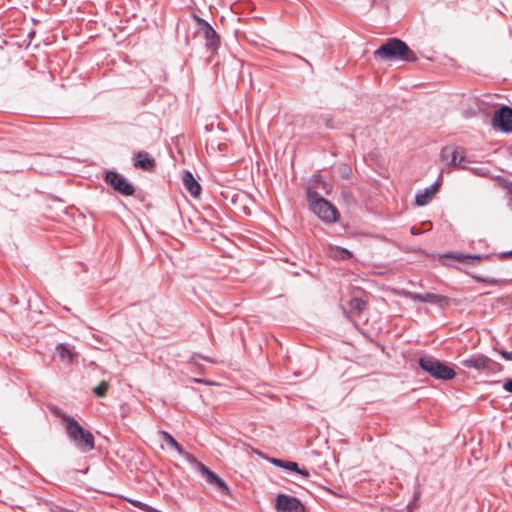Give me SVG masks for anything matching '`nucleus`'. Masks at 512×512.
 Instances as JSON below:
<instances>
[{"mask_svg":"<svg viewBox=\"0 0 512 512\" xmlns=\"http://www.w3.org/2000/svg\"><path fill=\"white\" fill-rule=\"evenodd\" d=\"M62 420L69 440L80 452L87 453L94 449V436L89 430L82 427L73 417L64 415Z\"/></svg>","mask_w":512,"mask_h":512,"instance_id":"1","label":"nucleus"},{"mask_svg":"<svg viewBox=\"0 0 512 512\" xmlns=\"http://www.w3.org/2000/svg\"><path fill=\"white\" fill-rule=\"evenodd\" d=\"M307 199L311 210L326 223H334L339 218V213L336 207L329 201L321 197L312 188L307 190Z\"/></svg>","mask_w":512,"mask_h":512,"instance_id":"2","label":"nucleus"},{"mask_svg":"<svg viewBox=\"0 0 512 512\" xmlns=\"http://www.w3.org/2000/svg\"><path fill=\"white\" fill-rule=\"evenodd\" d=\"M412 54L406 43L396 38L389 39L374 52L375 57L387 60H411Z\"/></svg>","mask_w":512,"mask_h":512,"instance_id":"3","label":"nucleus"},{"mask_svg":"<svg viewBox=\"0 0 512 512\" xmlns=\"http://www.w3.org/2000/svg\"><path fill=\"white\" fill-rule=\"evenodd\" d=\"M419 365L425 372L437 380H451L456 375L453 368L430 356L420 358Z\"/></svg>","mask_w":512,"mask_h":512,"instance_id":"4","label":"nucleus"},{"mask_svg":"<svg viewBox=\"0 0 512 512\" xmlns=\"http://www.w3.org/2000/svg\"><path fill=\"white\" fill-rule=\"evenodd\" d=\"M460 364L465 368L475 369L487 375L496 374L502 370L501 364L483 354H473L468 358L462 359Z\"/></svg>","mask_w":512,"mask_h":512,"instance_id":"5","label":"nucleus"},{"mask_svg":"<svg viewBox=\"0 0 512 512\" xmlns=\"http://www.w3.org/2000/svg\"><path fill=\"white\" fill-rule=\"evenodd\" d=\"M105 182L122 195L131 196L135 192L134 186L123 175L117 172L108 171L105 174Z\"/></svg>","mask_w":512,"mask_h":512,"instance_id":"6","label":"nucleus"},{"mask_svg":"<svg viewBox=\"0 0 512 512\" xmlns=\"http://www.w3.org/2000/svg\"><path fill=\"white\" fill-rule=\"evenodd\" d=\"M277 512H305L303 504L295 497L279 494L276 499Z\"/></svg>","mask_w":512,"mask_h":512,"instance_id":"7","label":"nucleus"},{"mask_svg":"<svg viewBox=\"0 0 512 512\" xmlns=\"http://www.w3.org/2000/svg\"><path fill=\"white\" fill-rule=\"evenodd\" d=\"M195 20L200 25L201 32L206 41V47L211 51L215 52L219 47V36L213 29V27L202 18L195 16Z\"/></svg>","mask_w":512,"mask_h":512,"instance_id":"8","label":"nucleus"},{"mask_svg":"<svg viewBox=\"0 0 512 512\" xmlns=\"http://www.w3.org/2000/svg\"><path fill=\"white\" fill-rule=\"evenodd\" d=\"M493 125L501 131L511 132L512 131V109L508 106H504L499 110L495 111L493 115Z\"/></svg>","mask_w":512,"mask_h":512,"instance_id":"9","label":"nucleus"},{"mask_svg":"<svg viewBox=\"0 0 512 512\" xmlns=\"http://www.w3.org/2000/svg\"><path fill=\"white\" fill-rule=\"evenodd\" d=\"M440 183L439 180H437L435 183L430 185L429 187L419 191L416 194L415 200L416 204L418 206H424L429 203V201L433 198V196L436 194L438 187Z\"/></svg>","mask_w":512,"mask_h":512,"instance_id":"10","label":"nucleus"},{"mask_svg":"<svg viewBox=\"0 0 512 512\" xmlns=\"http://www.w3.org/2000/svg\"><path fill=\"white\" fill-rule=\"evenodd\" d=\"M463 153L459 147L447 146L441 150V158L448 162V165L457 167L460 155Z\"/></svg>","mask_w":512,"mask_h":512,"instance_id":"11","label":"nucleus"},{"mask_svg":"<svg viewBox=\"0 0 512 512\" xmlns=\"http://www.w3.org/2000/svg\"><path fill=\"white\" fill-rule=\"evenodd\" d=\"M185 189L194 197L200 194L201 186L190 171H184L182 177Z\"/></svg>","mask_w":512,"mask_h":512,"instance_id":"12","label":"nucleus"},{"mask_svg":"<svg viewBox=\"0 0 512 512\" xmlns=\"http://www.w3.org/2000/svg\"><path fill=\"white\" fill-rule=\"evenodd\" d=\"M324 250H325V253L330 258H333L336 260H347L352 257V252H350L349 250L339 247V246L332 245V244L326 245Z\"/></svg>","mask_w":512,"mask_h":512,"instance_id":"13","label":"nucleus"},{"mask_svg":"<svg viewBox=\"0 0 512 512\" xmlns=\"http://www.w3.org/2000/svg\"><path fill=\"white\" fill-rule=\"evenodd\" d=\"M159 435L169 448L175 450L179 455H185L187 459L193 461L194 458L189 453H185L183 451L181 446L178 444V442L173 438L171 434H169L166 431H160Z\"/></svg>","mask_w":512,"mask_h":512,"instance_id":"14","label":"nucleus"},{"mask_svg":"<svg viewBox=\"0 0 512 512\" xmlns=\"http://www.w3.org/2000/svg\"><path fill=\"white\" fill-rule=\"evenodd\" d=\"M275 466L284 468L286 470L295 471L301 474L304 477H309V472L307 470H302L298 467L296 462L292 461H283L281 459H272L271 461Z\"/></svg>","mask_w":512,"mask_h":512,"instance_id":"15","label":"nucleus"},{"mask_svg":"<svg viewBox=\"0 0 512 512\" xmlns=\"http://www.w3.org/2000/svg\"><path fill=\"white\" fill-rule=\"evenodd\" d=\"M56 354L59 356L60 360L66 364L72 363L75 357V353L64 344L57 345Z\"/></svg>","mask_w":512,"mask_h":512,"instance_id":"16","label":"nucleus"},{"mask_svg":"<svg viewBox=\"0 0 512 512\" xmlns=\"http://www.w3.org/2000/svg\"><path fill=\"white\" fill-rule=\"evenodd\" d=\"M134 166L144 170H150L154 166V160L151 159L147 153L140 152L137 154Z\"/></svg>","mask_w":512,"mask_h":512,"instance_id":"17","label":"nucleus"},{"mask_svg":"<svg viewBox=\"0 0 512 512\" xmlns=\"http://www.w3.org/2000/svg\"><path fill=\"white\" fill-rule=\"evenodd\" d=\"M193 462L197 465L199 472L205 478L207 483L211 485L217 479L218 475L207 468L205 465L197 462L195 459H193Z\"/></svg>","mask_w":512,"mask_h":512,"instance_id":"18","label":"nucleus"},{"mask_svg":"<svg viewBox=\"0 0 512 512\" xmlns=\"http://www.w3.org/2000/svg\"><path fill=\"white\" fill-rule=\"evenodd\" d=\"M453 258L459 262L474 265L482 259V256L479 254L458 253V254L454 255Z\"/></svg>","mask_w":512,"mask_h":512,"instance_id":"19","label":"nucleus"},{"mask_svg":"<svg viewBox=\"0 0 512 512\" xmlns=\"http://www.w3.org/2000/svg\"><path fill=\"white\" fill-rule=\"evenodd\" d=\"M446 301H447L446 297L438 295V294H434V293L423 294V302L424 303L441 305L442 303H444Z\"/></svg>","mask_w":512,"mask_h":512,"instance_id":"20","label":"nucleus"},{"mask_svg":"<svg viewBox=\"0 0 512 512\" xmlns=\"http://www.w3.org/2000/svg\"><path fill=\"white\" fill-rule=\"evenodd\" d=\"M349 307L352 311L360 313L365 307V302L362 299L355 297L350 300Z\"/></svg>","mask_w":512,"mask_h":512,"instance_id":"21","label":"nucleus"},{"mask_svg":"<svg viewBox=\"0 0 512 512\" xmlns=\"http://www.w3.org/2000/svg\"><path fill=\"white\" fill-rule=\"evenodd\" d=\"M211 485H213L218 491H220L223 494L229 493V488H228L227 484L219 476Z\"/></svg>","mask_w":512,"mask_h":512,"instance_id":"22","label":"nucleus"},{"mask_svg":"<svg viewBox=\"0 0 512 512\" xmlns=\"http://www.w3.org/2000/svg\"><path fill=\"white\" fill-rule=\"evenodd\" d=\"M211 485H213L218 491H220L223 494L229 493V488H228L227 484L219 476Z\"/></svg>","mask_w":512,"mask_h":512,"instance_id":"23","label":"nucleus"},{"mask_svg":"<svg viewBox=\"0 0 512 512\" xmlns=\"http://www.w3.org/2000/svg\"><path fill=\"white\" fill-rule=\"evenodd\" d=\"M314 182L316 188H322L326 193L331 191V185L323 181L319 175L314 176Z\"/></svg>","mask_w":512,"mask_h":512,"instance_id":"24","label":"nucleus"},{"mask_svg":"<svg viewBox=\"0 0 512 512\" xmlns=\"http://www.w3.org/2000/svg\"><path fill=\"white\" fill-rule=\"evenodd\" d=\"M469 171H471L474 175L480 177H488L490 174L489 169L485 167H470Z\"/></svg>","mask_w":512,"mask_h":512,"instance_id":"25","label":"nucleus"},{"mask_svg":"<svg viewBox=\"0 0 512 512\" xmlns=\"http://www.w3.org/2000/svg\"><path fill=\"white\" fill-rule=\"evenodd\" d=\"M108 387H109L108 383L105 381H102L97 387L94 388V393L98 397H104L106 395Z\"/></svg>","mask_w":512,"mask_h":512,"instance_id":"26","label":"nucleus"},{"mask_svg":"<svg viewBox=\"0 0 512 512\" xmlns=\"http://www.w3.org/2000/svg\"><path fill=\"white\" fill-rule=\"evenodd\" d=\"M471 161L467 159L463 153L460 155L459 161L457 163V168L469 170L470 166L468 165Z\"/></svg>","mask_w":512,"mask_h":512,"instance_id":"27","label":"nucleus"},{"mask_svg":"<svg viewBox=\"0 0 512 512\" xmlns=\"http://www.w3.org/2000/svg\"><path fill=\"white\" fill-rule=\"evenodd\" d=\"M130 502H131L134 506H136V507L140 508V509H141V510H143V511H147V512H154V511H155L153 508L149 507L147 504H144V503H142V502H140V501H137V500H130Z\"/></svg>","mask_w":512,"mask_h":512,"instance_id":"28","label":"nucleus"},{"mask_svg":"<svg viewBox=\"0 0 512 512\" xmlns=\"http://www.w3.org/2000/svg\"><path fill=\"white\" fill-rule=\"evenodd\" d=\"M405 296L410 298L413 301L423 302V294L413 293V292H405Z\"/></svg>","mask_w":512,"mask_h":512,"instance_id":"29","label":"nucleus"},{"mask_svg":"<svg viewBox=\"0 0 512 512\" xmlns=\"http://www.w3.org/2000/svg\"><path fill=\"white\" fill-rule=\"evenodd\" d=\"M498 353L508 361H512V351L499 350Z\"/></svg>","mask_w":512,"mask_h":512,"instance_id":"30","label":"nucleus"},{"mask_svg":"<svg viewBox=\"0 0 512 512\" xmlns=\"http://www.w3.org/2000/svg\"><path fill=\"white\" fill-rule=\"evenodd\" d=\"M504 390L512 393V379L508 380L504 386H503Z\"/></svg>","mask_w":512,"mask_h":512,"instance_id":"31","label":"nucleus"},{"mask_svg":"<svg viewBox=\"0 0 512 512\" xmlns=\"http://www.w3.org/2000/svg\"><path fill=\"white\" fill-rule=\"evenodd\" d=\"M504 256H511L512 257V250L511 251H508L506 253L503 254Z\"/></svg>","mask_w":512,"mask_h":512,"instance_id":"32","label":"nucleus"},{"mask_svg":"<svg viewBox=\"0 0 512 512\" xmlns=\"http://www.w3.org/2000/svg\"><path fill=\"white\" fill-rule=\"evenodd\" d=\"M511 208H512V198H511Z\"/></svg>","mask_w":512,"mask_h":512,"instance_id":"33","label":"nucleus"}]
</instances>
